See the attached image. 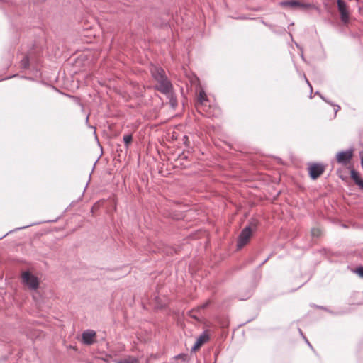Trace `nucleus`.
I'll list each match as a JSON object with an SVG mask.
<instances>
[{
	"label": "nucleus",
	"instance_id": "obj_7",
	"mask_svg": "<svg viewBox=\"0 0 363 363\" xmlns=\"http://www.w3.org/2000/svg\"><path fill=\"white\" fill-rule=\"evenodd\" d=\"M210 339V335L208 330H206L203 334H201L196 341L194 345L192 347V350L196 352L200 349V347L207 342Z\"/></svg>",
	"mask_w": 363,
	"mask_h": 363
},
{
	"label": "nucleus",
	"instance_id": "obj_21",
	"mask_svg": "<svg viewBox=\"0 0 363 363\" xmlns=\"http://www.w3.org/2000/svg\"><path fill=\"white\" fill-rule=\"evenodd\" d=\"M209 302H206V303L201 305V306L199 307V308H205L208 304Z\"/></svg>",
	"mask_w": 363,
	"mask_h": 363
},
{
	"label": "nucleus",
	"instance_id": "obj_3",
	"mask_svg": "<svg viewBox=\"0 0 363 363\" xmlns=\"http://www.w3.org/2000/svg\"><path fill=\"white\" fill-rule=\"evenodd\" d=\"M308 170L311 178L316 179L323 174L325 170V166L320 163H310Z\"/></svg>",
	"mask_w": 363,
	"mask_h": 363
},
{
	"label": "nucleus",
	"instance_id": "obj_13",
	"mask_svg": "<svg viewBox=\"0 0 363 363\" xmlns=\"http://www.w3.org/2000/svg\"><path fill=\"white\" fill-rule=\"evenodd\" d=\"M351 177L354 181L356 184H357L359 183V181L362 180V179L360 178L359 174L354 169L351 170Z\"/></svg>",
	"mask_w": 363,
	"mask_h": 363
},
{
	"label": "nucleus",
	"instance_id": "obj_12",
	"mask_svg": "<svg viewBox=\"0 0 363 363\" xmlns=\"http://www.w3.org/2000/svg\"><path fill=\"white\" fill-rule=\"evenodd\" d=\"M20 65L23 69H28L30 65L29 57L26 55L23 57V59L20 61Z\"/></svg>",
	"mask_w": 363,
	"mask_h": 363
},
{
	"label": "nucleus",
	"instance_id": "obj_9",
	"mask_svg": "<svg viewBox=\"0 0 363 363\" xmlns=\"http://www.w3.org/2000/svg\"><path fill=\"white\" fill-rule=\"evenodd\" d=\"M281 6L282 7H290V8H294V9L298 8V7H302V8L307 7L306 5L301 4V2L298 1H295V0L282 1L281 3Z\"/></svg>",
	"mask_w": 363,
	"mask_h": 363
},
{
	"label": "nucleus",
	"instance_id": "obj_10",
	"mask_svg": "<svg viewBox=\"0 0 363 363\" xmlns=\"http://www.w3.org/2000/svg\"><path fill=\"white\" fill-rule=\"evenodd\" d=\"M165 95L167 96V98L169 100L170 106L172 108H175L177 105V100L176 96L173 94V91H172L169 94H165Z\"/></svg>",
	"mask_w": 363,
	"mask_h": 363
},
{
	"label": "nucleus",
	"instance_id": "obj_22",
	"mask_svg": "<svg viewBox=\"0 0 363 363\" xmlns=\"http://www.w3.org/2000/svg\"><path fill=\"white\" fill-rule=\"evenodd\" d=\"M306 81L307 82V84H308V86H310L311 89H312V86L311 85L309 81L306 78Z\"/></svg>",
	"mask_w": 363,
	"mask_h": 363
},
{
	"label": "nucleus",
	"instance_id": "obj_17",
	"mask_svg": "<svg viewBox=\"0 0 363 363\" xmlns=\"http://www.w3.org/2000/svg\"><path fill=\"white\" fill-rule=\"evenodd\" d=\"M356 273H357L360 277H363V267H358L357 269H356Z\"/></svg>",
	"mask_w": 363,
	"mask_h": 363
},
{
	"label": "nucleus",
	"instance_id": "obj_5",
	"mask_svg": "<svg viewBox=\"0 0 363 363\" xmlns=\"http://www.w3.org/2000/svg\"><path fill=\"white\" fill-rule=\"evenodd\" d=\"M353 156V150H347L345 151H341L337 153L336 160L337 163L346 166L350 163V161Z\"/></svg>",
	"mask_w": 363,
	"mask_h": 363
},
{
	"label": "nucleus",
	"instance_id": "obj_18",
	"mask_svg": "<svg viewBox=\"0 0 363 363\" xmlns=\"http://www.w3.org/2000/svg\"><path fill=\"white\" fill-rule=\"evenodd\" d=\"M194 311H191L189 312V316L192 318H194L196 320H198L197 317L196 315H194Z\"/></svg>",
	"mask_w": 363,
	"mask_h": 363
},
{
	"label": "nucleus",
	"instance_id": "obj_8",
	"mask_svg": "<svg viewBox=\"0 0 363 363\" xmlns=\"http://www.w3.org/2000/svg\"><path fill=\"white\" fill-rule=\"evenodd\" d=\"M96 333L91 330H87L83 333L82 339L84 343L90 345L94 342Z\"/></svg>",
	"mask_w": 363,
	"mask_h": 363
},
{
	"label": "nucleus",
	"instance_id": "obj_16",
	"mask_svg": "<svg viewBox=\"0 0 363 363\" xmlns=\"http://www.w3.org/2000/svg\"><path fill=\"white\" fill-rule=\"evenodd\" d=\"M311 235L313 237H319L321 235V230L320 228H313L311 230Z\"/></svg>",
	"mask_w": 363,
	"mask_h": 363
},
{
	"label": "nucleus",
	"instance_id": "obj_6",
	"mask_svg": "<svg viewBox=\"0 0 363 363\" xmlns=\"http://www.w3.org/2000/svg\"><path fill=\"white\" fill-rule=\"evenodd\" d=\"M338 11L340 13V18L343 23H347L349 21V12L347 6L343 0H337Z\"/></svg>",
	"mask_w": 363,
	"mask_h": 363
},
{
	"label": "nucleus",
	"instance_id": "obj_23",
	"mask_svg": "<svg viewBox=\"0 0 363 363\" xmlns=\"http://www.w3.org/2000/svg\"><path fill=\"white\" fill-rule=\"evenodd\" d=\"M361 165L363 168V156L361 157Z\"/></svg>",
	"mask_w": 363,
	"mask_h": 363
},
{
	"label": "nucleus",
	"instance_id": "obj_11",
	"mask_svg": "<svg viewBox=\"0 0 363 363\" xmlns=\"http://www.w3.org/2000/svg\"><path fill=\"white\" fill-rule=\"evenodd\" d=\"M116 363H138V359L134 357H127L118 361Z\"/></svg>",
	"mask_w": 363,
	"mask_h": 363
},
{
	"label": "nucleus",
	"instance_id": "obj_15",
	"mask_svg": "<svg viewBox=\"0 0 363 363\" xmlns=\"http://www.w3.org/2000/svg\"><path fill=\"white\" fill-rule=\"evenodd\" d=\"M198 99L200 103H203L204 101H207V96L204 91H200Z\"/></svg>",
	"mask_w": 363,
	"mask_h": 363
},
{
	"label": "nucleus",
	"instance_id": "obj_2",
	"mask_svg": "<svg viewBox=\"0 0 363 363\" xmlns=\"http://www.w3.org/2000/svg\"><path fill=\"white\" fill-rule=\"evenodd\" d=\"M257 223L251 222L249 226L245 227L238 238L237 247L238 249L242 248L247 244L249 243L254 231L256 230Z\"/></svg>",
	"mask_w": 363,
	"mask_h": 363
},
{
	"label": "nucleus",
	"instance_id": "obj_14",
	"mask_svg": "<svg viewBox=\"0 0 363 363\" xmlns=\"http://www.w3.org/2000/svg\"><path fill=\"white\" fill-rule=\"evenodd\" d=\"M133 140L132 135L128 134L123 136V142L126 147H128Z\"/></svg>",
	"mask_w": 363,
	"mask_h": 363
},
{
	"label": "nucleus",
	"instance_id": "obj_19",
	"mask_svg": "<svg viewBox=\"0 0 363 363\" xmlns=\"http://www.w3.org/2000/svg\"><path fill=\"white\" fill-rule=\"evenodd\" d=\"M357 185L359 186V188L363 190V180L362 179L361 181H359V183L357 184Z\"/></svg>",
	"mask_w": 363,
	"mask_h": 363
},
{
	"label": "nucleus",
	"instance_id": "obj_4",
	"mask_svg": "<svg viewBox=\"0 0 363 363\" xmlns=\"http://www.w3.org/2000/svg\"><path fill=\"white\" fill-rule=\"evenodd\" d=\"M22 279L23 283L32 290L38 288L39 281L38 278L29 272H25L22 274Z\"/></svg>",
	"mask_w": 363,
	"mask_h": 363
},
{
	"label": "nucleus",
	"instance_id": "obj_24",
	"mask_svg": "<svg viewBox=\"0 0 363 363\" xmlns=\"http://www.w3.org/2000/svg\"><path fill=\"white\" fill-rule=\"evenodd\" d=\"M340 109V106H337V108H335L336 112Z\"/></svg>",
	"mask_w": 363,
	"mask_h": 363
},
{
	"label": "nucleus",
	"instance_id": "obj_20",
	"mask_svg": "<svg viewBox=\"0 0 363 363\" xmlns=\"http://www.w3.org/2000/svg\"><path fill=\"white\" fill-rule=\"evenodd\" d=\"M183 140L184 141V143H185L186 145H187V143H189V138H188V137H187V136H186V135H185V136H184V138H183Z\"/></svg>",
	"mask_w": 363,
	"mask_h": 363
},
{
	"label": "nucleus",
	"instance_id": "obj_1",
	"mask_svg": "<svg viewBox=\"0 0 363 363\" xmlns=\"http://www.w3.org/2000/svg\"><path fill=\"white\" fill-rule=\"evenodd\" d=\"M150 72L153 79L157 82V84L155 86L156 90L163 94H168L173 91V85L162 68L152 67Z\"/></svg>",
	"mask_w": 363,
	"mask_h": 363
},
{
	"label": "nucleus",
	"instance_id": "obj_25",
	"mask_svg": "<svg viewBox=\"0 0 363 363\" xmlns=\"http://www.w3.org/2000/svg\"><path fill=\"white\" fill-rule=\"evenodd\" d=\"M94 210V206H93V208H91V211L93 212Z\"/></svg>",
	"mask_w": 363,
	"mask_h": 363
}]
</instances>
